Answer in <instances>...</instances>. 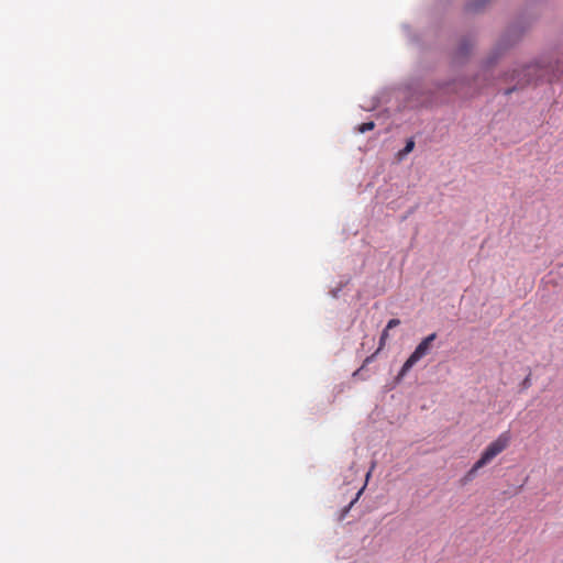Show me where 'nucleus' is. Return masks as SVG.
Returning <instances> with one entry per match:
<instances>
[{
    "instance_id": "8",
    "label": "nucleus",
    "mask_w": 563,
    "mask_h": 563,
    "mask_svg": "<svg viewBox=\"0 0 563 563\" xmlns=\"http://www.w3.org/2000/svg\"><path fill=\"white\" fill-rule=\"evenodd\" d=\"M482 7H483V4H477V3H475V2H472V3H470V4H468V10H471V11H477V10H479Z\"/></svg>"
},
{
    "instance_id": "5",
    "label": "nucleus",
    "mask_w": 563,
    "mask_h": 563,
    "mask_svg": "<svg viewBox=\"0 0 563 563\" xmlns=\"http://www.w3.org/2000/svg\"><path fill=\"white\" fill-rule=\"evenodd\" d=\"M415 147V142L413 140H409L407 143H406V146L404 147L402 151L399 152V155H407L409 154Z\"/></svg>"
},
{
    "instance_id": "3",
    "label": "nucleus",
    "mask_w": 563,
    "mask_h": 563,
    "mask_svg": "<svg viewBox=\"0 0 563 563\" xmlns=\"http://www.w3.org/2000/svg\"><path fill=\"white\" fill-rule=\"evenodd\" d=\"M542 77V74H539L538 65H529L523 67L522 69L514 70L511 78H518V86L523 87L526 84H529L533 79H539Z\"/></svg>"
},
{
    "instance_id": "9",
    "label": "nucleus",
    "mask_w": 563,
    "mask_h": 563,
    "mask_svg": "<svg viewBox=\"0 0 563 563\" xmlns=\"http://www.w3.org/2000/svg\"><path fill=\"white\" fill-rule=\"evenodd\" d=\"M517 89V86L512 87V88H508L505 90V95H509L511 93L512 91H515Z\"/></svg>"
},
{
    "instance_id": "1",
    "label": "nucleus",
    "mask_w": 563,
    "mask_h": 563,
    "mask_svg": "<svg viewBox=\"0 0 563 563\" xmlns=\"http://www.w3.org/2000/svg\"><path fill=\"white\" fill-rule=\"evenodd\" d=\"M510 434L509 432H503L499 437L493 441L482 453L479 460L473 465L470 474H474L479 468L488 464L494 457L501 453L509 445Z\"/></svg>"
},
{
    "instance_id": "7",
    "label": "nucleus",
    "mask_w": 563,
    "mask_h": 563,
    "mask_svg": "<svg viewBox=\"0 0 563 563\" xmlns=\"http://www.w3.org/2000/svg\"><path fill=\"white\" fill-rule=\"evenodd\" d=\"M400 324V320L399 319H390L386 325V329L390 330L397 325Z\"/></svg>"
},
{
    "instance_id": "10",
    "label": "nucleus",
    "mask_w": 563,
    "mask_h": 563,
    "mask_svg": "<svg viewBox=\"0 0 563 563\" xmlns=\"http://www.w3.org/2000/svg\"><path fill=\"white\" fill-rule=\"evenodd\" d=\"M555 77H556L558 79H563V71H562L561 74H559V75H555Z\"/></svg>"
},
{
    "instance_id": "2",
    "label": "nucleus",
    "mask_w": 563,
    "mask_h": 563,
    "mask_svg": "<svg viewBox=\"0 0 563 563\" xmlns=\"http://www.w3.org/2000/svg\"><path fill=\"white\" fill-rule=\"evenodd\" d=\"M437 339V333H431L428 336H426L415 349V351L411 353V355L407 358V361L404 363L399 374L398 379L402 378L411 368L412 366L420 361L423 356H426L431 347L433 341Z\"/></svg>"
},
{
    "instance_id": "6",
    "label": "nucleus",
    "mask_w": 563,
    "mask_h": 563,
    "mask_svg": "<svg viewBox=\"0 0 563 563\" xmlns=\"http://www.w3.org/2000/svg\"><path fill=\"white\" fill-rule=\"evenodd\" d=\"M388 329H384L383 332H382V335H380V339H379V350L385 345V341L387 340L388 338Z\"/></svg>"
},
{
    "instance_id": "4",
    "label": "nucleus",
    "mask_w": 563,
    "mask_h": 563,
    "mask_svg": "<svg viewBox=\"0 0 563 563\" xmlns=\"http://www.w3.org/2000/svg\"><path fill=\"white\" fill-rule=\"evenodd\" d=\"M375 128V123L373 121H369V122H365V123H362L360 126H358V132L360 133H365L367 131H371Z\"/></svg>"
}]
</instances>
